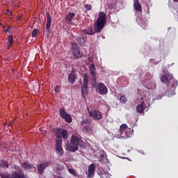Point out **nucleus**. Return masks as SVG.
Masks as SVG:
<instances>
[{
  "label": "nucleus",
  "mask_w": 178,
  "mask_h": 178,
  "mask_svg": "<svg viewBox=\"0 0 178 178\" xmlns=\"http://www.w3.org/2000/svg\"><path fill=\"white\" fill-rule=\"evenodd\" d=\"M106 24V14L104 12H100L99 13V17L97 18V22L95 24V31L92 27L85 29L82 31V33L87 34L88 35H94L95 33H101L105 25Z\"/></svg>",
  "instance_id": "1"
},
{
  "label": "nucleus",
  "mask_w": 178,
  "mask_h": 178,
  "mask_svg": "<svg viewBox=\"0 0 178 178\" xmlns=\"http://www.w3.org/2000/svg\"><path fill=\"white\" fill-rule=\"evenodd\" d=\"M54 132L56 134V139L55 143L56 153L58 156H62L65 154L63 147H62V138L67 140V131L63 129H55Z\"/></svg>",
  "instance_id": "2"
},
{
  "label": "nucleus",
  "mask_w": 178,
  "mask_h": 178,
  "mask_svg": "<svg viewBox=\"0 0 178 178\" xmlns=\"http://www.w3.org/2000/svg\"><path fill=\"white\" fill-rule=\"evenodd\" d=\"M172 77V75L169 73H165L163 75H161L160 80L161 83H165L168 86H170L171 84V91H175L177 87V83L175 82V79Z\"/></svg>",
  "instance_id": "3"
},
{
  "label": "nucleus",
  "mask_w": 178,
  "mask_h": 178,
  "mask_svg": "<svg viewBox=\"0 0 178 178\" xmlns=\"http://www.w3.org/2000/svg\"><path fill=\"white\" fill-rule=\"evenodd\" d=\"M81 140L74 135L72 136L71 140L67 144V148L71 152H76L79 149V145H80Z\"/></svg>",
  "instance_id": "4"
},
{
  "label": "nucleus",
  "mask_w": 178,
  "mask_h": 178,
  "mask_svg": "<svg viewBox=\"0 0 178 178\" xmlns=\"http://www.w3.org/2000/svg\"><path fill=\"white\" fill-rule=\"evenodd\" d=\"M120 134L122 138H129L131 134V129L127 127V124H123L120 127Z\"/></svg>",
  "instance_id": "5"
},
{
  "label": "nucleus",
  "mask_w": 178,
  "mask_h": 178,
  "mask_svg": "<svg viewBox=\"0 0 178 178\" xmlns=\"http://www.w3.org/2000/svg\"><path fill=\"white\" fill-rule=\"evenodd\" d=\"M81 94L83 98H86L85 94L88 92V75L87 74H84L83 75V85L81 86Z\"/></svg>",
  "instance_id": "6"
},
{
  "label": "nucleus",
  "mask_w": 178,
  "mask_h": 178,
  "mask_svg": "<svg viewBox=\"0 0 178 178\" xmlns=\"http://www.w3.org/2000/svg\"><path fill=\"white\" fill-rule=\"evenodd\" d=\"M72 47H74L72 49L74 59H80L83 58V55H84V54L80 51V49L76 47H77V44H76V43H73Z\"/></svg>",
  "instance_id": "7"
},
{
  "label": "nucleus",
  "mask_w": 178,
  "mask_h": 178,
  "mask_svg": "<svg viewBox=\"0 0 178 178\" xmlns=\"http://www.w3.org/2000/svg\"><path fill=\"white\" fill-rule=\"evenodd\" d=\"M0 176L1 178H26L23 172H14L12 173L11 177L5 174H1Z\"/></svg>",
  "instance_id": "8"
},
{
  "label": "nucleus",
  "mask_w": 178,
  "mask_h": 178,
  "mask_svg": "<svg viewBox=\"0 0 178 178\" xmlns=\"http://www.w3.org/2000/svg\"><path fill=\"white\" fill-rule=\"evenodd\" d=\"M89 115L95 120H101L102 119V113L98 110H92L89 111Z\"/></svg>",
  "instance_id": "9"
},
{
  "label": "nucleus",
  "mask_w": 178,
  "mask_h": 178,
  "mask_svg": "<svg viewBox=\"0 0 178 178\" xmlns=\"http://www.w3.org/2000/svg\"><path fill=\"white\" fill-rule=\"evenodd\" d=\"M97 91L100 95H106V94H108V88H106L105 84L100 83L97 85Z\"/></svg>",
  "instance_id": "10"
},
{
  "label": "nucleus",
  "mask_w": 178,
  "mask_h": 178,
  "mask_svg": "<svg viewBox=\"0 0 178 178\" xmlns=\"http://www.w3.org/2000/svg\"><path fill=\"white\" fill-rule=\"evenodd\" d=\"M95 164H90L88 168V178H94V176L95 175Z\"/></svg>",
  "instance_id": "11"
},
{
  "label": "nucleus",
  "mask_w": 178,
  "mask_h": 178,
  "mask_svg": "<svg viewBox=\"0 0 178 178\" xmlns=\"http://www.w3.org/2000/svg\"><path fill=\"white\" fill-rule=\"evenodd\" d=\"M51 165V161H47L42 164H39L38 165V171L40 173V175H42L44 173V170H45V168H48Z\"/></svg>",
  "instance_id": "12"
},
{
  "label": "nucleus",
  "mask_w": 178,
  "mask_h": 178,
  "mask_svg": "<svg viewBox=\"0 0 178 178\" xmlns=\"http://www.w3.org/2000/svg\"><path fill=\"white\" fill-rule=\"evenodd\" d=\"M147 109V105L145 102L143 101L140 104L138 105L136 107V112L138 113H143L144 115V111Z\"/></svg>",
  "instance_id": "13"
},
{
  "label": "nucleus",
  "mask_w": 178,
  "mask_h": 178,
  "mask_svg": "<svg viewBox=\"0 0 178 178\" xmlns=\"http://www.w3.org/2000/svg\"><path fill=\"white\" fill-rule=\"evenodd\" d=\"M134 8L137 12H143V7L141 6V4H140L138 0L134 1Z\"/></svg>",
  "instance_id": "14"
},
{
  "label": "nucleus",
  "mask_w": 178,
  "mask_h": 178,
  "mask_svg": "<svg viewBox=\"0 0 178 178\" xmlns=\"http://www.w3.org/2000/svg\"><path fill=\"white\" fill-rule=\"evenodd\" d=\"M51 23H52V19L51 18V14L47 13V24H46V30L48 31L49 29H51Z\"/></svg>",
  "instance_id": "15"
},
{
  "label": "nucleus",
  "mask_w": 178,
  "mask_h": 178,
  "mask_svg": "<svg viewBox=\"0 0 178 178\" xmlns=\"http://www.w3.org/2000/svg\"><path fill=\"white\" fill-rule=\"evenodd\" d=\"M76 16V14L74 13H69L66 18H65V22L67 24H72V20L73 19V17Z\"/></svg>",
  "instance_id": "16"
},
{
  "label": "nucleus",
  "mask_w": 178,
  "mask_h": 178,
  "mask_svg": "<svg viewBox=\"0 0 178 178\" xmlns=\"http://www.w3.org/2000/svg\"><path fill=\"white\" fill-rule=\"evenodd\" d=\"M7 40H8L7 44H8V47H7V49H10V48H12V47H13V44H14V42H13V35H10L7 38Z\"/></svg>",
  "instance_id": "17"
},
{
  "label": "nucleus",
  "mask_w": 178,
  "mask_h": 178,
  "mask_svg": "<svg viewBox=\"0 0 178 178\" xmlns=\"http://www.w3.org/2000/svg\"><path fill=\"white\" fill-rule=\"evenodd\" d=\"M22 168H23V169H25L26 170H31V169L34 168V165H33L32 164H30L27 162H24L22 163Z\"/></svg>",
  "instance_id": "18"
},
{
  "label": "nucleus",
  "mask_w": 178,
  "mask_h": 178,
  "mask_svg": "<svg viewBox=\"0 0 178 178\" xmlns=\"http://www.w3.org/2000/svg\"><path fill=\"white\" fill-rule=\"evenodd\" d=\"M0 168H9V163L5 160H0Z\"/></svg>",
  "instance_id": "19"
},
{
  "label": "nucleus",
  "mask_w": 178,
  "mask_h": 178,
  "mask_svg": "<svg viewBox=\"0 0 178 178\" xmlns=\"http://www.w3.org/2000/svg\"><path fill=\"white\" fill-rule=\"evenodd\" d=\"M76 41L79 44H80V45H82V44H84V42H86V38H84V36H79L76 38Z\"/></svg>",
  "instance_id": "20"
},
{
  "label": "nucleus",
  "mask_w": 178,
  "mask_h": 178,
  "mask_svg": "<svg viewBox=\"0 0 178 178\" xmlns=\"http://www.w3.org/2000/svg\"><path fill=\"white\" fill-rule=\"evenodd\" d=\"M68 114L66 112V110L65 109V108H62L60 109V116L62 119H63V118L65 116H67Z\"/></svg>",
  "instance_id": "21"
},
{
  "label": "nucleus",
  "mask_w": 178,
  "mask_h": 178,
  "mask_svg": "<svg viewBox=\"0 0 178 178\" xmlns=\"http://www.w3.org/2000/svg\"><path fill=\"white\" fill-rule=\"evenodd\" d=\"M100 178H111V174L107 172H102L99 174Z\"/></svg>",
  "instance_id": "22"
},
{
  "label": "nucleus",
  "mask_w": 178,
  "mask_h": 178,
  "mask_svg": "<svg viewBox=\"0 0 178 178\" xmlns=\"http://www.w3.org/2000/svg\"><path fill=\"white\" fill-rule=\"evenodd\" d=\"M67 122V123H72V116L70 114H67L64 118H63Z\"/></svg>",
  "instance_id": "23"
},
{
  "label": "nucleus",
  "mask_w": 178,
  "mask_h": 178,
  "mask_svg": "<svg viewBox=\"0 0 178 178\" xmlns=\"http://www.w3.org/2000/svg\"><path fill=\"white\" fill-rule=\"evenodd\" d=\"M68 81L70 83H71V84H73V83H74L75 80H74V74H70L69 76H68Z\"/></svg>",
  "instance_id": "24"
},
{
  "label": "nucleus",
  "mask_w": 178,
  "mask_h": 178,
  "mask_svg": "<svg viewBox=\"0 0 178 178\" xmlns=\"http://www.w3.org/2000/svg\"><path fill=\"white\" fill-rule=\"evenodd\" d=\"M90 123H91V120H90V119H85L81 122V125L84 127V126L90 124Z\"/></svg>",
  "instance_id": "25"
},
{
  "label": "nucleus",
  "mask_w": 178,
  "mask_h": 178,
  "mask_svg": "<svg viewBox=\"0 0 178 178\" xmlns=\"http://www.w3.org/2000/svg\"><path fill=\"white\" fill-rule=\"evenodd\" d=\"M68 172H69V173L72 175V176H74V177H79V175H77V173H76V171L74 170V169L70 168V169H68Z\"/></svg>",
  "instance_id": "26"
},
{
  "label": "nucleus",
  "mask_w": 178,
  "mask_h": 178,
  "mask_svg": "<svg viewBox=\"0 0 178 178\" xmlns=\"http://www.w3.org/2000/svg\"><path fill=\"white\" fill-rule=\"evenodd\" d=\"M38 34H39L38 29H34L32 31V37L33 38H36V37L38 35Z\"/></svg>",
  "instance_id": "27"
},
{
  "label": "nucleus",
  "mask_w": 178,
  "mask_h": 178,
  "mask_svg": "<svg viewBox=\"0 0 178 178\" xmlns=\"http://www.w3.org/2000/svg\"><path fill=\"white\" fill-rule=\"evenodd\" d=\"M120 102L121 104H126V102H127V98H126L124 95H122L120 98Z\"/></svg>",
  "instance_id": "28"
},
{
  "label": "nucleus",
  "mask_w": 178,
  "mask_h": 178,
  "mask_svg": "<svg viewBox=\"0 0 178 178\" xmlns=\"http://www.w3.org/2000/svg\"><path fill=\"white\" fill-rule=\"evenodd\" d=\"M108 9H111V10H115V9H116V3H111L108 6Z\"/></svg>",
  "instance_id": "29"
},
{
  "label": "nucleus",
  "mask_w": 178,
  "mask_h": 178,
  "mask_svg": "<svg viewBox=\"0 0 178 178\" xmlns=\"http://www.w3.org/2000/svg\"><path fill=\"white\" fill-rule=\"evenodd\" d=\"M83 129L84 130H86V131H91L92 127L91 126H89V124H88V125H85L83 127Z\"/></svg>",
  "instance_id": "30"
},
{
  "label": "nucleus",
  "mask_w": 178,
  "mask_h": 178,
  "mask_svg": "<svg viewBox=\"0 0 178 178\" xmlns=\"http://www.w3.org/2000/svg\"><path fill=\"white\" fill-rule=\"evenodd\" d=\"M84 8L86 10H91V9H92V6L90 4H85Z\"/></svg>",
  "instance_id": "31"
},
{
  "label": "nucleus",
  "mask_w": 178,
  "mask_h": 178,
  "mask_svg": "<svg viewBox=\"0 0 178 178\" xmlns=\"http://www.w3.org/2000/svg\"><path fill=\"white\" fill-rule=\"evenodd\" d=\"M90 70L91 71H95V65L94 63H92L90 66Z\"/></svg>",
  "instance_id": "32"
},
{
  "label": "nucleus",
  "mask_w": 178,
  "mask_h": 178,
  "mask_svg": "<svg viewBox=\"0 0 178 178\" xmlns=\"http://www.w3.org/2000/svg\"><path fill=\"white\" fill-rule=\"evenodd\" d=\"M175 19H176L178 22V8H177L176 12H174Z\"/></svg>",
  "instance_id": "33"
},
{
  "label": "nucleus",
  "mask_w": 178,
  "mask_h": 178,
  "mask_svg": "<svg viewBox=\"0 0 178 178\" xmlns=\"http://www.w3.org/2000/svg\"><path fill=\"white\" fill-rule=\"evenodd\" d=\"M10 29H12V26H8V29L3 30L4 33H9Z\"/></svg>",
  "instance_id": "34"
},
{
  "label": "nucleus",
  "mask_w": 178,
  "mask_h": 178,
  "mask_svg": "<svg viewBox=\"0 0 178 178\" xmlns=\"http://www.w3.org/2000/svg\"><path fill=\"white\" fill-rule=\"evenodd\" d=\"M90 74L94 80L95 79L94 78L95 77V71H90Z\"/></svg>",
  "instance_id": "35"
},
{
  "label": "nucleus",
  "mask_w": 178,
  "mask_h": 178,
  "mask_svg": "<svg viewBox=\"0 0 178 178\" xmlns=\"http://www.w3.org/2000/svg\"><path fill=\"white\" fill-rule=\"evenodd\" d=\"M54 91H56V92H59V86H56L54 88Z\"/></svg>",
  "instance_id": "36"
},
{
  "label": "nucleus",
  "mask_w": 178,
  "mask_h": 178,
  "mask_svg": "<svg viewBox=\"0 0 178 178\" xmlns=\"http://www.w3.org/2000/svg\"><path fill=\"white\" fill-rule=\"evenodd\" d=\"M104 158H105V155L101 154L100 155V159L102 161V160H104Z\"/></svg>",
  "instance_id": "37"
},
{
  "label": "nucleus",
  "mask_w": 178,
  "mask_h": 178,
  "mask_svg": "<svg viewBox=\"0 0 178 178\" xmlns=\"http://www.w3.org/2000/svg\"><path fill=\"white\" fill-rule=\"evenodd\" d=\"M22 16H19V15H18L17 16V22H19V20H22Z\"/></svg>",
  "instance_id": "38"
},
{
  "label": "nucleus",
  "mask_w": 178,
  "mask_h": 178,
  "mask_svg": "<svg viewBox=\"0 0 178 178\" xmlns=\"http://www.w3.org/2000/svg\"><path fill=\"white\" fill-rule=\"evenodd\" d=\"M12 124H13V122H10L8 124V127H9V126H12Z\"/></svg>",
  "instance_id": "39"
},
{
  "label": "nucleus",
  "mask_w": 178,
  "mask_h": 178,
  "mask_svg": "<svg viewBox=\"0 0 178 178\" xmlns=\"http://www.w3.org/2000/svg\"><path fill=\"white\" fill-rule=\"evenodd\" d=\"M174 2H178V0H174Z\"/></svg>",
  "instance_id": "40"
},
{
  "label": "nucleus",
  "mask_w": 178,
  "mask_h": 178,
  "mask_svg": "<svg viewBox=\"0 0 178 178\" xmlns=\"http://www.w3.org/2000/svg\"><path fill=\"white\" fill-rule=\"evenodd\" d=\"M7 12H8V13L11 14L10 11L8 10Z\"/></svg>",
  "instance_id": "41"
},
{
  "label": "nucleus",
  "mask_w": 178,
  "mask_h": 178,
  "mask_svg": "<svg viewBox=\"0 0 178 178\" xmlns=\"http://www.w3.org/2000/svg\"><path fill=\"white\" fill-rule=\"evenodd\" d=\"M2 25V24L1 23H0V26H1Z\"/></svg>",
  "instance_id": "42"
},
{
  "label": "nucleus",
  "mask_w": 178,
  "mask_h": 178,
  "mask_svg": "<svg viewBox=\"0 0 178 178\" xmlns=\"http://www.w3.org/2000/svg\"><path fill=\"white\" fill-rule=\"evenodd\" d=\"M4 124H8L7 123Z\"/></svg>",
  "instance_id": "43"
}]
</instances>
